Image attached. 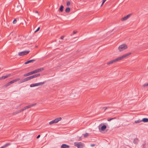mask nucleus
<instances>
[{"mask_svg": "<svg viewBox=\"0 0 148 148\" xmlns=\"http://www.w3.org/2000/svg\"><path fill=\"white\" fill-rule=\"evenodd\" d=\"M108 108L107 107H103L102 108V109H103L104 111L106 110Z\"/></svg>", "mask_w": 148, "mask_h": 148, "instance_id": "33", "label": "nucleus"}, {"mask_svg": "<svg viewBox=\"0 0 148 148\" xmlns=\"http://www.w3.org/2000/svg\"><path fill=\"white\" fill-rule=\"evenodd\" d=\"M29 51H25L18 53V55L21 56L26 55L29 52Z\"/></svg>", "mask_w": 148, "mask_h": 148, "instance_id": "5", "label": "nucleus"}, {"mask_svg": "<svg viewBox=\"0 0 148 148\" xmlns=\"http://www.w3.org/2000/svg\"><path fill=\"white\" fill-rule=\"evenodd\" d=\"M147 69H148V67H147Z\"/></svg>", "mask_w": 148, "mask_h": 148, "instance_id": "48", "label": "nucleus"}, {"mask_svg": "<svg viewBox=\"0 0 148 148\" xmlns=\"http://www.w3.org/2000/svg\"><path fill=\"white\" fill-rule=\"evenodd\" d=\"M88 135H89V134H88V133H86L85 134H84V137H88Z\"/></svg>", "mask_w": 148, "mask_h": 148, "instance_id": "27", "label": "nucleus"}, {"mask_svg": "<svg viewBox=\"0 0 148 148\" xmlns=\"http://www.w3.org/2000/svg\"><path fill=\"white\" fill-rule=\"evenodd\" d=\"M23 111L26 110V108L25 107H24L23 108Z\"/></svg>", "mask_w": 148, "mask_h": 148, "instance_id": "43", "label": "nucleus"}, {"mask_svg": "<svg viewBox=\"0 0 148 148\" xmlns=\"http://www.w3.org/2000/svg\"><path fill=\"white\" fill-rule=\"evenodd\" d=\"M20 113V112H19V111H16V112H14L13 113V114L14 115V114H18V113Z\"/></svg>", "mask_w": 148, "mask_h": 148, "instance_id": "28", "label": "nucleus"}, {"mask_svg": "<svg viewBox=\"0 0 148 148\" xmlns=\"http://www.w3.org/2000/svg\"><path fill=\"white\" fill-rule=\"evenodd\" d=\"M30 86L31 87H35V86H37V84L36 83L31 84L30 85Z\"/></svg>", "mask_w": 148, "mask_h": 148, "instance_id": "21", "label": "nucleus"}, {"mask_svg": "<svg viewBox=\"0 0 148 148\" xmlns=\"http://www.w3.org/2000/svg\"><path fill=\"white\" fill-rule=\"evenodd\" d=\"M0 148H5L4 146H2Z\"/></svg>", "mask_w": 148, "mask_h": 148, "instance_id": "46", "label": "nucleus"}, {"mask_svg": "<svg viewBox=\"0 0 148 148\" xmlns=\"http://www.w3.org/2000/svg\"><path fill=\"white\" fill-rule=\"evenodd\" d=\"M10 85L9 82H8V83L6 84L5 86H4L5 87H7V86H8Z\"/></svg>", "mask_w": 148, "mask_h": 148, "instance_id": "29", "label": "nucleus"}, {"mask_svg": "<svg viewBox=\"0 0 148 148\" xmlns=\"http://www.w3.org/2000/svg\"><path fill=\"white\" fill-rule=\"evenodd\" d=\"M35 60H36L35 59H32V60H29L25 62V64H26L30 63H31L34 61H35Z\"/></svg>", "mask_w": 148, "mask_h": 148, "instance_id": "14", "label": "nucleus"}, {"mask_svg": "<svg viewBox=\"0 0 148 148\" xmlns=\"http://www.w3.org/2000/svg\"><path fill=\"white\" fill-rule=\"evenodd\" d=\"M148 86V83L146 84H145L143 85V87H145L146 86Z\"/></svg>", "mask_w": 148, "mask_h": 148, "instance_id": "35", "label": "nucleus"}, {"mask_svg": "<svg viewBox=\"0 0 148 148\" xmlns=\"http://www.w3.org/2000/svg\"><path fill=\"white\" fill-rule=\"evenodd\" d=\"M106 0H103V2H104V3L106 1Z\"/></svg>", "mask_w": 148, "mask_h": 148, "instance_id": "45", "label": "nucleus"}, {"mask_svg": "<svg viewBox=\"0 0 148 148\" xmlns=\"http://www.w3.org/2000/svg\"><path fill=\"white\" fill-rule=\"evenodd\" d=\"M69 147V145L66 144H63L61 146V148H68Z\"/></svg>", "mask_w": 148, "mask_h": 148, "instance_id": "11", "label": "nucleus"}, {"mask_svg": "<svg viewBox=\"0 0 148 148\" xmlns=\"http://www.w3.org/2000/svg\"><path fill=\"white\" fill-rule=\"evenodd\" d=\"M127 48V46L125 44H123L120 45L118 48V49L119 51L121 52Z\"/></svg>", "mask_w": 148, "mask_h": 148, "instance_id": "2", "label": "nucleus"}, {"mask_svg": "<svg viewBox=\"0 0 148 148\" xmlns=\"http://www.w3.org/2000/svg\"><path fill=\"white\" fill-rule=\"evenodd\" d=\"M40 137V135H38L37 137V138H38Z\"/></svg>", "mask_w": 148, "mask_h": 148, "instance_id": "41", "label": "nucleus"}, {"mask_svg": "<svg viewBox=\"0 0 148 148\" xmlns=\"http://www.w3.org/2000/svg\"><path fill=\"white\" fill-rule=\"evenodd\" d=\"M36 103H34L33 104H32L28 106H26V107H25L26 109H28L29 108H31V107L35 106V105H36Z\"/></svg>", "mask_w": 148, "mask_h": 148, "instance_id": "13", "label": "nucleus"}, {"mask_svg": "<svg viewBox=\"0 0 148 148\" xmlns=\"http://www.w3.org/2000/svg\"><path fill=\"white\" fill-rule=\"evenodd\" d=\"M24 79L25 82L30 80L29 77L24 78Z\"/></svg>", "mask_w": 148, "mask_h": 148, "instance_id": "26", "label": "nucleus"}, {"mask_svg": "<svg viewBox=\"0 0 148 148\" xmlns=\"http://www.w3.org/2000/svg\"><path fill=\"white\" fill-rule=\"evenodd\" d=\"M35 13H38V11H36L35 12Z\"/></svg>", "mask_w": 148, "mask_h": 148, "instance_id": "47", "label": "nucleus"}, {"mask_svg": "<svg viewBox=\"0 0 148 148\" xmlns=\"http://www.w3.org/2000/svg\"><path fill=\"white\" fill-rule=\"evenodd\" d=\"M145 144L146 143L145 142L143 144L142 146L143 147L145 145Z\"/></svg>", "mask_w": 148, "mask_h": 148, "instance_id": "42", "label": "nucleus"}, {"mask_svg": "<svg viewBox=\"0 0 148 148\" xmlns=\"http://www.w3.org/2000/svg\"><path fill=\"white\" fill-rule=\"evenodd\" d=\"M77 33V32L75 31H73V34H76Z\"/></svg>", "mask_w": 148, "mask_h": 148, "instance_id": "39", "label": "nucleus"}, {"mask_svg": "<svg viewBox=\"0 0 148 148\" xmlns=\"http://www.w3.org/2000/svg\"><path fill=\"white\" fill-rule=\"evenodd\" d=\"M62 119L61 117H59L57 118H56L55 119L51 121L50 122H49V124L50 125H51L53 123H58V121H60Z\"/></svg>", "mask_w": 148, "mask_h": 148, "instance_id": "4", "label": "nucleus"}, {"mask_svg": "<svg viewBox=\"0 0 148 148\" xmlns=\"http://www.w3.org/2000/svg\"><path fill=\"white\" fill-rule=\"evenodd\" d=\"M142 122L141 120H136L134 122L135 123H139Z\"/></svg>", "mask_w": 148, "mask_h": 148, "instance_id": "23", "label": "nucleus"}, {"mask_svg": "<svg viewBox=\"0 0 148 148\" xmlns=\"http://www.w3.org/2000/svg\"><path fill=\"white\" fill-rule=\"evenodd\" d=\"M19 111L20 113V112H21L23 111V109H21V110H19Z\"/></svg>", "mask_w": 148, "mask_h": 148, "instance_id": "40", "label": "nucleus"}, {"mask_svg": "<svg viewBox=\"0 0 148 148\" xmlns=\"http://www.w3.org/2000/svg\"><path fill=\"white\" fill-rule=\"evenodd\" d=\"M43 70L44 69L43 68H41L40 69L35 70L33 71V74L40 72L43 71Z\"/></svg>", "mask_w": 148, "mask_h": 148, "instance_id": "6", "label": "nucleus"}, {"mask_svg": "<svg viewBox=\"0 0 148 148\" xmlns=\"http://www.w3.org/2000/svg\"><path fill=\"white\" fill-rule=\"evenodd\" d=\"M33 74V71H31L28 73H26L23 76L24 77H26Z\"/></svg>", "mask_w": 148, "mask_h": 148, "instance_id": "12", "label": "nucleus"}, {"mask_svg": "<svg viewBox=\"0 0 148 148\" xmlns=\"http://www.w3.org/2000/svg\"><path fill=\"white\" fill-rule=\"evenodd\" d=\"M141 121L145 123L148 122V119L147 118H144L141 120Z\"/></svg>", "mask_w": 148, "mask_h": 148, "instance_id": "17", "label": "nucleus"}, {"mask_svg": "<svg viewBox=\"0 0 148 148\" xmlns=\"http://www.w3.org/2000/svg\"><path fill=\"white\" fill-rule=\"evenodd\" d=\"M70 4V2L69 1H68L66 3V5L67 6H69Z\"/></svg>", "mask_w": 148, "mask_h": 148, "instance_id": "30", "label": "nucleus"}, {"mask_svg": "<svg viewBox=\"0 0 148 148\" xmlns=\"http://www.w3.org/2000/svg\"><path fill=\"white\" fill-rule=\"evenodd\" d=\"M104 3L103 2H102L101 5V7L103 4Z\"/></svg>", "mask_w": 148, "mask_h": 148, "instance_id": "44", "label": "nucleus"}, {"mask_svg": "<svg viewBox=\"0 0 148 148\" xmlns=\"http://www.w3.org/2000/svg\"><path fill=\"white\" fill-rule=\"evenodd\" d=\"M11 145V143H7L5 144L4 146L5 148H6V147H8V146L10 145Z\"/></svg>", "mask_w": 148, "mask_h": 148, "instance_id": "22", "label": "nucleus"}, {"mask_svg": "<svg viewBox=\"0 0 148 148\" xmlns=\"http://www.w3.org/2000/svg\"><path fill=\"white\" fill-rule=\"evenodd\" d=\"M40 29V27H38V28L36 30L35 32H36L38 31Z\"/></svg>", "mask_w": 148, "mask_h": 148, "instance_id": "34", "label": "nucleus"}, {"mask_svg": "<svg viewBox=\"0 0 148 148\" xmlns=\"http://www.w3.org/2000/svg\"><path fill=\"white\" fill-rule=\"evenodd\" d=\"M138 139L137 138H136L134 139L133 141V143L134 144H136L138 143Z\"/></svg>", "mask_w": 148, "mask_h": 148, "instance_id": "15", "label": "nucleus"}, {"mask_svg": "<svg viewBox=\"0 0 148 148\" xmlns=\"http://www.w3.org/2000/svg\"><path fill=\"white\" fill-rule=\"evenodd\" d=\"M131 15V14H128L126 16H124L121 19V21H123L127 20L130 16Z\"/></svg>", "mask_w": 148, "mask_h": 148, "instance_id": "7", "label": "nucleus"}, {"mask_svg": "<svg viewBox=\"0 0 148 148\" xmlns=\"http://www.w3.org/2000/svg\"><path fill=\"white\" fill-rule=\"evenodd\" d=\"M70 10V8L69 7H68L66 8L65 11L66 13H69Z\"/></svg>", "mask_w": 148, "mask_h": 148, "instance_id": "20", "label": "nucleus"}, {"mask_svg": "<svg viewBox=\"0 0 148 148\" xmlns=\"http://www.w3.org/2000/svg\"><path fill=\"white\" fill-rule=\"evenodd\" d=\"M16 19H14L13 21V23L14 24H15L16 23Z\"/></svg>", "mask_w": 148, "mask_h": 148, "instance_id": "32", "label": "nucleus"}, {"mask_svg": "<svg viewBox=\"0 0 148 148\" xmlns=\"http://www.w3.org/2000/svg\"><path fill=\"white\" fill-rule=\"evenodd\" d=\"M20 78H17V79H14L12 81L10 82H9L10 84H13L17 81H18L19 80H20Z\"/></svg>", "mask_w": 148, "mask_h": 148, "instance_id": "9", "label": "nucleus"}, {"mask_svg": "<svg viewBox=\"0 0 148 148\" xmlns=\"http://www.w3.org/2000/svg\"><path fill=\"white\" fill-rule=\"evenodd\" d=\"M74 145L77 148H83L84 147V144L82 143L79 142H76L74 143Z\"/></svg>", "mask_w": 148, "mask_h": 148, "instance_id": "3", "label": "nucleus"}, {"mask_svg": "<svg viewBox=\"0 0 148 148\" xmlns=\"http://www.w3.org/2000/svg\"><path fill=\"white\" fill-rule=\"evenodd\" d=\"M102 124H101L99 125V130H101V131H104L106 129V127H107L105 125H103L101 127V128L100 129V128L99 127V126H100Z\"/></svg>", "mask_w": 148, "mask_h": 148, "instance_id": "8", "label": "nucleus"}, {"mask_svg": "<svg viewBox=\"0 0 148 148\" xmlns=\"http://www.w3.org/2000/svg\"><path fill=\"white\" fill-rule=\"evenodd\" d=\"M64 36H62L61 37H60V39L62 40L64 38Z\"/></svg>", "mask_w": 148, "mask_h": 148, "instance_id": "36", "label": "nucleus"}, {"mask_svg": "<svg viewBox=\"0 0 148 148\" xmlns=\"http://www.w3.org/2000/svg\"><path fill=\"white\" fill-rule=\"evenodd\" d=\"M45 83V82H39V83H36V84H37V86H38L42 85V84H44Z\"/></svg>", "mask_w": 148, "mask_h": 148, "instance_id": "18", "label": "nucleus"}, {"mask_svg": "<svg viewBox=\"0 0 148 148\" xmlns=\"http://www.w3.org/2000/svg\"><path fill=\"white\" fill-rule=\"evenodd\" d=\"M40 76V74L39 73V74H35V75H32V77L33 78H35V77H38Z\"/></svg>", "mask_w": 148, "mask_h": 148, "instance_id": "16", "label": "nucleus"}, {"mask_svg": "<svg viewBox=\"0 0 148 148\" xmlns=\"http://www.w3.org/2000/svg\"><path fill=\"white\" fill-rule=\"evenodd\" d=\"M25 80L24 79H22L21 80L20 82H19L18 84H21L22 83H23V82H25Z\"/></svg>", "mask_w": 148, "mask_h": 148, "instance_id": "24", "label": "nucleus"}, {"mask_svg": "<svg viewBox=\"0 0 148 148\" xmlns=\"http://www.w3.org/2000/svg\"><path fill=\"white\" fill-rule=\"evenodd\" d=\"M29 79L30 80L33 79V78H32V76H29Z\"/></svg>", "mask_w": 148, "mask_h": 148, "instance_id": "37", "label": "nucleus"}, {"mask_svg": "<svg viewBox=\"0 0 148 148\" xmlns=\"http://www.w3.org/2000/svg\"><path fill=\"white\" fill-rule=\"evenodd\" d=\"M112 64V61L109 62L107 63V64L108 65H109L110 64Z\"/></svg>", "mask_w": 148, "mask_h": 148, "instance_id": "31", "label": "nucleus"}, {"mask_svg": "<svg viewBox=\"0 0 148 148\" xmlns=\"http://www.w3.org/2000/svg\"><path fill=\"white\" fill-rule=\"evenodd\" d=\"M90 146H91V147H94L95 146V144H91Z\"/></svg>", "mask_w": 148, "mask_h": 148, "instance_id": "38", "label": "nucleus"}, {"mask_svg": "<svg viewBox=\"0 0 148 148\" xmlns=\"http://www.w3.org/2000/svg\"><path fill=\"white\" fill-rule=\"evenodd\" d=\"M116 118V117H114V118H110V119H108V120H107V121H111V120H113V119H115Z\"/></svg>", "mask_w": 148, "mask_h": 148, "instance_id": "25", "label": "nucleus"}, {"mask_svg": "<svg viewBox=\"0 0 148 148\" xmlns=\"http://www.w3.org/2000/svg\"><path fill=\"white\" fill-rule=\"evenodd\" d=\"M63 8H64V6L62 5H61L59 9V10L60 12H62L63 10Z\"/></svg>", "mask_w": 148, "mask_h": 148, "instance_id": "19", "label": "nucleus"}, {"mask_svg": "<svg viewBox=\"0 0 148 148\" xmlns=\"http://www.w3.org/2000/svg\"><path fill=\"white\" fill-rule=\"evenodd\" d=\"M131 54V53H126V54H125V55H124L122 56H121L120 57H119L118 58H116L112 60V63H114L118 61L121 60L123 59V58H126L130 55Z\"/></svg>", "mask_w": 148, "mask_h": 148, "instance_id": "1", "label": "nucleus"}, {"mask_svg": "<svg viewBox=\"0 0 148 148\" xmlns=\"http://www.w3.org/2000/svg\"><path fill=\"white\" fill-rule=\"evenodd\" d=\"M10 76L11 75L10 74H9L4 76H3L2 77H0V80L3 79H5V78H6Z\"/></svg>", "mask_w": 148, "mask_h": 148, "instance_id": "10", "label": "nucleus"}]
</instances>
